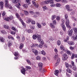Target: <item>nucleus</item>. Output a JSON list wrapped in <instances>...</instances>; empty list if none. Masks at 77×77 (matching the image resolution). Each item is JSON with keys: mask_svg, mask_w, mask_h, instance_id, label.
Listing matches in <instances>:
<instances>
[{"mask_svg": "<svg viewBox=\"0 0 77 77\" xmlns=\"http://www.w3.org/2000/svg\"><path fill=\"white\" fill-rule=\"evenodd\" d=\"M72 33H73V30L72 29H71V30L69 29L68 32V35L70 36L72 35Z\"/></svg>", "mask_w": 77, "mask_h": 77, "instance_id": "9d476101", "label": "nucleus"}, {"mask_svg": "<svg viewBox=\"0 0 77 77\" xmlns=\"http://www.w3.org/2000/svg\"><path fill=\"white\" fill-rule=\"evenodd\" d=\"M14 54L15 56H20L19 54H18V52H14Z\"/></svg>", "mask_w": 77, "mask_h": 77, "instance_id": "4be33fe9", "label": "nucleus"}, {"mask_svg": "<svg viewBox=\"0 0 77 77\" xmlns=\"http://www.w3.org/2000/svg\"><path fill=\"white\" fill-rule=\"evenodd\" d=\"M56 16L55 15H53L52 16V20H54L55 18H56Z\"/></svg>", "mask_w": 77, "mask_h": 77, "instance_id": "a19ab883", "label": "nucleus"}, {"mask_svg": "<svg viewBox=\"0 0 77 77\" xmlns=\"http://www.w3.org/2000/svg\"><path fill=\"white\" fill-rule=\"evenodd\" d=\"M63 57L62 58L63 60H66L68 59V55L66 54H64L63 55Z\"/></svg>", "mask_w": 77, "mask_h": 77, "instance_id": "6e6552de", "label": "nucleus"}, {"mask_svg": "<svg viewBox=\"0 0 77 77\" xmlns=\"http://www.w3.org/2000/svg\"><path fill=\"white\" fill-rule=\"evenodd\" d=\"M4 28L6 29H9V26L5 25H4Z\"/></svg>", "mask_w": 77, "mask_h": 77, "instance_id": "a878e982", "label": "nucleus"}, {"mask_svg": "<svg viewBox=\"0 0 77 77\" xmlns=\"http://www.w3.org/2000/svg\"><path fill=\"white\" fill-rule=\"evenodd\" d=\"M23 8H26V9H27V8H28V5L26 4L23 5Z\"/></svg>", "mask_w": 77, "mask_h": 77, "instance_id": "37998d69", "label": "nucleus"}, {"mask_svg": "<svg viewBox=\"0 0 77 77\" xmlns=\"http://www.w3.org/2000/svg\"><path fill=\"white\" fill-rule=\"evenodd\" d=\"M45 4H48V3H50V4H53L54 3V1L53 0H46V1L44 2Z\"/></svg>", "mask_w": 77, "mask_h": 77, "instance_id": "423d86ee", "label": "nucleus"}, {"mask_svg": "<svg viewBox=\"0 0 77 77\" xmlns=\"http://www.w3.org/2000/svg\"><path fill=\"white\" fill-rule=\"evenodd\" d=\"M73 30L75 32H77V28H75L73 29Z\"/></svg>", "mask_w": 77, "mask_h": 77, "instance_id": "774afa93", "label": "nucleus"}, {"mask_svg": "<svg viewBox=\"0 0 77 77\" xmlns=\"http://www.w3.org/2000/svg\"><path fill=\"white\" fill-rule=\"evenodd\" d=\"M20 4H19V5H16V7L18 8V9H20Z\"/></svg>", "mask_w": 77, "mask_h": 77, "instance_id": "6e6d98bb", "label": "nucleus"}, {"mask_svg": "<svg viewBox=\"0 0 77 77\" xmlns=\"http://www.w3.org/2000/svg\"><path fill=\"white\" fill-rule=\"evenodd\" d=\"M72 65L73 66H75V65L74 64V62L73 61H71Z\"/></svg>", "mask_w": 77, "mask_h": 77, "instance_id": "4d7b16f0", "label": "nucleus"}, {"mask_svg": "<svg viewBox=\"0 0 77 77\" xmlns=\"http://www.w3.org/2000/svg\"><path fill=\"white\" fill-rule=\"evenodd\" d=\"M66 8L67 10V11H71L69 8V6L68 5H66Z\"/></svg>", "mask_w": 77, "mask_h": 77, "instance_id": "dca6fc26", "label": "nucleus"}, {"mask_svg": "<svg viewBox=\"0 0 77 77\" xmlns=\"http://www.w3.org/2000/svg\"><path fill=\"white\" fill-rule=\"evenodd\" d=\"M61 21L63 23L60 24V26L62 27L63 29L64 32L66 31V27L65 26V24H64V23H65V19H62Z\"/></svg>", "mask_w": 77, "mask_h": 77, "instance_id": "7ed1b4c3", "label": "nucleus"}, {"mask_svg": "<svg viewBox=\"0 0 77 77\" xmlns=\"http://www.w3.org/2000/svg\"><path fill=\"white\" fill-rule=\"evenodd\" d=\"M77 58V54H72V59H74V58Z\"/></svg>", "mask_w": 77, "mask_h": 77, "instance_id": "6ab92c4d", "label": "nucleus"}, {"mask_svg": "<svg viewBox=\"0 0 77 77\" xmlns=\"http://www.w3.org/2000/svg\"><path fill=\"white\" fill-rule=\"evenodd\" d=\"M69 36H67V38L64 39V42H66L67 41L69 40Z\"/></svg>", "mask_w": 77, "mask_h": 77, "instance_id": "473e14b6", "label": "nucleus"}, {"mask_svg": "<svg viewBox=\"0 0 77 77\" xmlns=\"http://www.w3.org/2000/svg\"><path fill=\"white\" fill-rule=\"evenodd\" d=\"M41 24L42 25V26H45L46 25V23L43 22H42L41 23Z\"/></svg>", "mask_w": 77, "mask_h": 77, "instance_id": "3c124183", "label": "nucleus"}, {"mask_svg": "<svg viewBox=\"0 0 77 77\" xmlns=\"http://www.w3.org/2000/svg\"><path fill=\"white\" fill-rule=\"evenodd\" d=\"M12 42L11 41L9 42L8 43V47H11V45H12Z\"/></svg>", "mask_w": 77, "mask_h": 77, "instance_id": "5701e85b", "label": "nucleus"}, {"mask_svg": "<svg viewBox=\"0 0 77 77\" xmlns=\"http://www.w3.org/2000/svg\"><path fill=\"white\" fill-rule=\"evenodd\" d=\"M67 43L69 45H74V43L72 42L68 41Z\"/></svg>", "mask_w": 77, "mask_h": 77, "instance_id": "2eb2a0df", "label": "nucleus"}, {"mask_svg": "<svg viewBox=\"0 0 77 77\" xmlns=\"http://www.w3.org/2000/svg\"><path fill=\"white\" fill-rule=\"evenodd\" d=\"M22 25L23 26H24V27H26V24H25V23H24V22H23V21L21 22Z\"/></svg>", "mask_w": 77, "mask_h": 77, "instance_id": "680f3d73", "label": "nucleus"}, {"mask_svg": "<svg viewBox=\"0 0 77 77\" xmlns=\"http://www.w3.org/2000/svg\"><path fill=\"white\" fill-rule=\"evenodd\" d=\"M25 41V37H23L22 38V42H23Z\"/></svg>", "mask_w": 77, "mask_h": 77, "instance_id": "69168bd1", "label": "nucleus"}, {"mask_svg": "<svg viewBox=\"0 0 77 77\" xmlns=\"http://www.w3.org/2000/svg\"><path fill=\"white\" fill-rule=\"evenodd\" d=\"M36 59L38 60H41V57L39 56H38L36 57Z\"/></svg>", "mask_w": 77, "mask_h": 77, "instance_id": "de8ad7c7", "label": "nucleus"}, {"mask_svg": "<svg viewBox=\"0 0 77 77\" xmlns=\"http://www.w3.org/2000/svg\"><path fill=\"white\" fill-rule=\"evenodd\" d=\"M30 28L31 29H35V26H30Z\"/></svg>", "mask_w": 77, "mask_h": 77, "instance_id": "864d4df0", "label": "nucleus"}, {"mask_svg": "<svg viewBox=\"0 0 77 77\" xmlns=\"http://www.w3.org/2000/svg\"><path fill=\"white\" fill-rule=\"evenodd\" d=\"M26 68H27V69H31V67L28 66H26Z\"/></svg>", "mask_w": 77, "mask_h": 77, "instance_id": "e2e57ef3", "label": "nucleus"}, {"mask_svg": "<svg viewBox=\"0 0 77 77\" xmlns=\"http://www.w3.org/2000/svg\"><path fill=\"white\" fill-rule=\"evenodd\" d=\"M1 32L2 33V34H3V35H5L6 34V32L5 30H1Z\"/></svg>", "mask_w": 77, "mask_h": 77, "instance_id": "c85d7f7f", "label": "nucleus"}, {"mask_svg": "<svg viewBox=\"0 0 77 77\" xmlns=\"http://www.w3.org/2000/svg\"><path fill=\"white\" fill-rule=\"evenodd\" d=\"M42 54H43V55H44L45 56L46 54V53H45V52L44 51V50H43L42 51Z\"/></svg>", "mask_w": 77, "mask_h": 77, "instance_id": "ea45409f", "label": "nucleus"}, {"mask_svg": "<svg viewBox=\"0 0 77 77\" xmlns=\"http://www.w3.org/2000/svg\"><path fill=\"white\" fill-rule=\"evenodd\" d=\"M11 34H12V35H15L16 33L15 32L12 31L11 32Z\"/></svg>", "mask_w": 77, "mask_h": 77, "instance_id": "603ef678", "label": "nucleus"}, {"mask_svg": "<svg viewBox=\"0 0 77 77\" xmlns=\"http://www.w3.org/2000/svg\"><path fill=\"white\" fill-rule=\"evenodd\" d=\"M32 3L35 8H39V5L37 2H35L33 1Z\"/></svg>", "mask_w": 77, "mask_h": 77, "instance_id": "1a4fd4ad", "label": "nucleus"}, {"mask_svg": "<svg viewBox=\"0 0 77 77\" xmlns=\"http://www.w3.org/2000/svg\"><path fill=\"white\" fill-rule=\"evenodd\" d=\"M12 2L14 4H17L18 2V0H12Z\"/></svg>", "mask_w": 77, "mask_h": 77, "instance_id": "412c9836", "label": "nucleus"}, {"mask_svg": "<svg viewBox=\"0 0 77 77\" xmlns=\"http://www.w3.org/2000/svg\"><path fill=\"white\" fill-rule=\"evenodd\" d=\"M32 20H31V19H29L26 21V23L28 24H29L30 22H31Z\"/></svg>", "mask_w": 77, "mask_h": 77, "instance_id": "4c0bfd02", "label": "nucleus"}, {"mask_svg": "<svg viewBox=\"0 0 77 77\" xmlns=\"http://www.w3.org/2000/svg\"><path fill=\"white\" fill-rule=\"evenodd\" d=\"M37 25L38 27V28H41V27L42 26H41V25H40V24H39V23H37Z\"/></svg>", "mask_w": 77, "mask_h": 77, "instance_id": "c9c22d12", "label": "nucleus"}, {"mask_svg": "<svg viewBox=\"0 0 77 77\" xmlns=\"http://www.w3.org/2000/svg\"><path fill=\"white\" fill-rule=\"evenodd\" d=\"M23 47H24V44H23V43H21V44H20L19 46L20 49H22V48H23Z\"/></svg>", "mask_w": 77, "mask_h": 77, "instance_id": "c756f323", "label": "nucleus"}, {"mask_svg": "<svg viewBox=\"0 0 77 77\" xmlns=\"http://www.w3.org/2000/svg\"><path fill=\"white\" fill-rule=\"evenodd\" d=\"M58 58V54H56L55 55V56L54 57V59L55 60H56Z\"/></svg>", "mask_w": 77, "mask_h": 77, "instance_id": "2f4dec72", "label": "nucleus"}, {"mask_svg": "<svg viewBox=\"0 0 77 77\" xmlns=\"http://www.w3.org/2000/svg\"><path fill=\"white\" fill-rule=\"evenodd\" d=\"M57 44L58 45H60V44H61V42H60V41L58 40L57 42Z\"/></svg>", "mask_w": 77, "mask_h": 77, "instance_id": "72a5a7b5", "label": "nucleus"}, {"mask_svg": "<svg viewBox=\"0 0 77 77\" xmlns=\"http://www.w3.org/2000/svg\"><path fill=\"white\" fill-rule=\"evenodd\" d=\"M66 21V25L67 27L69 28L70 29H71V27L70 26L69 24V19H67Z\"/></svg>", "mask_w": 77, "mask_h": 77, "instance_id": "39448f33", "label": "nucleus"}, {"mask_svg": "<svg viewBox=\"0 0 77 77\" xmlns=\"http://www.w3.org/2000/svg\"><path fill=\"white\" fill-rule=\"evenodd\" d=\"M65 66L66 67V68H68L69 67V64H68V63H67V62H66L65 63Z\"/></svg>", "mask_w": 77, "mask_h": 77, "instance_id": "c03bdc74", "label": "nucleus"}, {"mask_svg": "<svg viewBox=\"0 0 77 77\" xmlns=\"http://www.w3.org/2000/svg\"><path fill=\"white\" fill-rule=\"evenodd\" d=\"M22 68V69L21 70V72L23 74H25V72H26V70L23 67H21Z\"/></svg>", "mask_w": 77, "mask_h": 77, "instance_id": "f8f14e48", "label": "nucleus"}, {"mask_svg": "<svg viewBox=\"0 0 77 77\" xmlns=\"http://www.w3.org/2000/svg\"><path fill=\"white\" fill-rule=\"evenodd\" d=\"M31 47H39V45L38 44H32L31 45Z\"/></svg>", "mask_w": 77, "mask_h": 77, "instance_id": "ddd939ff", "label": "nucleus"}, {"mask_svg": "<svg viewBox=\"0 0 77 77\" xmlns=\"http://www.w3.org/2000/svg\"><path fill=\"white\" fill-rule=\"evenodd\" d=\"M49 40H50V41H53V40H54V39L53 38V37H51L49 38Z\"/></svg>", "mask_w": 77, "mask_h": 77, "instance_id": "5fc2aeb1", "label": "nucleus"}, {"mask_svg": "<svg viewBox=\"0 0 77 77\" xmlns=\"http://www.w3.org/2000/svg\"><path fill=\"white\" fill-rule=\"evenodd\" d=\"M42 65H43V64L42 63H40L38 64V66L40 67V71H41L42 68Z\"/></svg>", "mask_w": 77, "mask_h": 77, "instance_id": "9b49d317", "label": "nucleus"}, {"mask_svg": "<svg viewBox=\"0 0 77 77\" xmlns=\"http://www.w3.org/2000/svg\"><path fill=\"white\" fill-rule=\"evenodd\" d=\"M66 71L67 72H69V73H71V72H72L71 69H66Z\"/></svg>", "mask_w": 77, "mask_h": 77, "instance_id": "a18cd8bd", "label": "nucleus"}, {"mask_svg": "<svg viewBox=\"0 0 77 77\" xmlns=\"http://www.w3.org/2000/svg\"><path fill=\"white\" fill-rule=\"evenodd\" d=\"M13 19L14 16L12 15H10L9 17V18L7 17L4 18V20H5V21H8L9 20V19L10 20H13Z\"/></svg>", "mask_w": 77, "mask_h": 77, "instance_id": "20e7f679", "label": "nucleus"}, {"mask_svg": "<svg viewBox=\"0 0 77 77\" xmlns=\"http://www.w3.org/2000/svg\"><path fill=\"white\" fill-rule=\"evenodd\" d=\"M31 50L33 53H34L35 55H38V51L35 49L32 48Z\"/></svg>", "mask_w": 77, "mask_h": 77, "instance_id": "0eeeda50", "label": "nucleus"}, {"mask_svg": "<svg viewBox=\"0 0 77 77\" xmlns=\"http://www.w3.org/2000/svg\"><path fill=\"white\" fill-rule=\"evenodd\" d=\"M31 1V0H26V4L27 5H30V1Z\"/></svg>", "mask_w": 77, "mask_h": 77, "instance_id": "bb28decb", "label": "nucleus"}, {"mask_svg": "<svg viewBox=\"0 0 77 77\" xmlns=\"http://www.w3.org/2000/svg\"><path fill=\"white\" fill-rule=\"evenodd\" d=\"M56 6L58 8H59L60 7V6H61V4L59 3H57L56 4Z\"/></svg>", "mask_w": 77, "mask_h": 77, "instance_id": "79ce46f5", "label": "nucleus"}, {"mask_svg": "<svg viewBox=\"0 0 77 77\" xmlns=\"http://www.w3.org/2000/svg\"><path fill=\"white\" fill-rule=\"evenodd\" d=\"M31 23L32 24H35V21H31Z\"/></svg>", "mask_w": 77, "mask_h": 77, "instance_id": "0e129e2a", "label": "nucleus"}, {"mask_svg": "<svg viewBox=\"0 0 77 77\" xmlns=\"http://www.w3.org/2000/svg\"><path fill=\"white\" fill-rule=\"evenodd\" d=\"M59 70H56L54 72V74L55 75H58V74H59Z\"/></svg>", "mask_w": 77, "mask_h": 77, "instance_id": "a211bd4d", "label": "nucleus"}, {"mask_svg": "<svg viewBox=\"0 0 77 77\" xmlns=\"http://www.w3.org/2000/svg\"><path fill=\"white\" fill-rule=\"evenodd\" d=\"M42 8L43 9V11H45V10H46V9H47V7L46 6H44L42 7Z\"/></svg>", "mask_w": 77, "mask_h": 77, "instance_id": "49530a36", "label": "nucleus"}, {"mask_svg": "<svg viewBox=\"0 0 77 77\" xmlns=\"http://www.w3.org/2000/svg\"><path fill=\"white\" fill-rule=\"evenodd\" d=\"M11 29L12 30H14V32H18V30L17 29H15V27L14 26H13L12 27Z\"/></svg>", "mask_w": 77, "mask_h": 77, "instance_id": "aec40b11", "label": "nucleus"}, {"mask_svg": "<svg viewBox=\"0 0 77 77\" xmlns=\"http://www.w3.org/2000/svg\"><path fill=\"white\" fill-rule=\"evenodd\" d=\"M66 53L68 55H71V52L68 50H67L66 51Z\"/></svg>", "mask_w": 77, "mask_h": 77, "instance_id": "b1692460", "label": "nucleus"}, {"mask_svg": "<svg viewBox=\"0 0 77 77\" xmlns=\"http://www.w3.org/2000/svg\"><path fill=\"white\" fill-rule=\"evenodd\" d=\"M54 51L55 52H56V54H57V53L58 52V51H57V49L56 48L54 49Z\"/></svg>", "mask_w": 77, "mask_h": 77, "instance_id": "bf43d9fd", "label": "nucleus"}, {"mask_svg": "<svg viewBox=\"0 0 77 77\" xmlns=\"http://www.w3.org/2000/svg\"><path fill=\"white\" fill-rule=\"evenodd\" d=\"M0 5L1 6V9H3V2H0Z\"/></svg>", "mask_w": 77, "mask_h": 77, "instance_id": "f3484780", "label": "nucleus"}, {"mask_svg": "<svg viewBox=\"0 0 77 77\" xmlns=\"http://www.w3.org/2000/svg\"><path fill=\"white\" fill-rule=\"evenodd\" d=\"M32 38L33 39H36L37 38L38 42L42 44H44V41L41 39V35L38 34H34L32 36Z\"/></svg>", "mask_w": 77, "mask_h": 77, "instance_id": "f257e3e1", "label": "nucleus"}, {"mask_svg": "<svg viewBox=\"0 0 77 77\" xmlns=\"http://www.w3.org/2000/svg\"><path fill=\"white\" fill-rule=\"evenodd\" d=\"M68 14H65V20H68Z\"/></svg>", "mask_w": 77, "mask_h": 77, "instance_id": "f704fd0d", "label": "nucleus"}, {"mask_svg": "<svg viewBox=\"0 0 77 77\" xmlns=\"http://www.w3.org/2000/svg\"><path fill=\"white\" fill-rule=\"evenodd\" d=\"M50 26H51V27H52V28H54L55 27L53 23H50Z\"/></svg>", "mask_w": 77, "mask_h": 77, "instance_id": "7c9ffc66", "label": "nucleus"}, {"mask_svg": "<svg viewBox=\"0 0 77 77\" xmlns=\"http://www.w3.org/2000/svg\"><path fill=\"white\" fill-rule=\"evenodd\" d=\"M8 38L9 39H11L12 40H14V38L13 37H12V36L11 35H9Z\"/></svg>", "mask_w": 77, "mask_h": 77, "instance_id": "cd10ccee", "label": "nucleus"}, {"mask_svg": "<svg viewBox=\"0 0 77 77\" xmlns=\"http://www.w3.org/2000/svg\"><path fill=\"white\" fill-rule=\"evenodd\" d=\"M60 58H59L57 59V62L55 63V65L56 66H57V65H59V63H60Z\"/></svg>", "mask_w": 77, "mask_h": 77, "instance_id": "4468645a", "label": "nucleus"}, {"mask_svg": "<svg viewBox=\"0 0 77 77\" xmlns=\"http://www.w3.org/2000/svg\"><path fill=\"white\" fill-rule=\"evenodd\" d=\"M27 32H28V33H33V30L31 29H29L27 30Z\"/></svg>", "mask_w": 77, "mask_h": 77, "instance_id": "58836bf2", "label": "nucleus"}, {"mask_svg": "<svg viewBox=\"0 0 77 77\" xmlns=\"http://www.w3.org/2000/svg\"><path fill=\"white\" fill-rule=\"evenodd\" d=\"M16 15L17 17V18L18 19L20 18V15H19V14H18V13H16Z\"/></svg>", "mask_w": 77, "mask_h": 77, "instance_id": "8fccbe9b", "label": "nucleus"}, {"mask_svg": "<svg viewBox=\"0 0 77 77\" xmlns=\"http://www.w3.org/2000/svg\"><path fill=\"white\" fill-rule=\"evenodd\" d=\"M26 62L27 63L29 64V65H31V62H30V61L29 60H26Z\"/></svg>", "mask_w": 77, "mask_h": 77, "instance_id": "09e8293b", "label": "nucleus"}, {"mask_svg": "<svg viewBox=\"0 0 77 77\" xmlns=\"http://www.w3.org/2000/svg\"><path fill=\"white\" fill-rule=\"evenodd\" d=\"M24 14L25 15H29V12H28V11H26V10H24Z\"/></svg>", "mask_w": 77, "mask_h": 77, "instance_id": "393cba45", "label": "nucleus"}, {"mask_svg": "<svg viewBox=\"0 0 77 77\" xmlns=\"http://www.w3.org/2000/svg\"><path fill=\"white\" fill-rule=\"evenodd\" d=\"M2 16H5V15H6V12H5L4 11L2 14Z\"/></svg>", "mask_w": 77, "mask_h": 77, "instance_id": "338daca9", "label": "nucleus"}, {"mask_svg": "<svg viewBox=\"0 0 77 77\" xmlns=\"http://www.w3.org/2000/svg\"><path fill=\"white\" fill-rule=\"evenodd\" d=\"M0 40L1 42H4V41L5 40V39L2 37H0Z\"/></svg>", "mask_w": 77, "mask_h": 77, "instance_id": "e433bc0d", "label": "nucleus"}, {"mask_svg": "<svg viewBox=\"0 0 77 77\" xmlns=\"http://www.w3.org/2000/svg\"><path fill=\"white\" fill-rule=\"evenodd\" d=\"M69 48H70V50H74V47H72V46H70L69 47Z\"/></svg>", "mask_w": 77, "mask_h": 77, "instance_id": "052dcab7", "label": "nucleus"}, {"mask_svg": "<svg viewBox=\"0 0 77 77\" xmlns=\"http://www.w3.org/2000/svg\"><path fill=\"white\" fill-rule=\"evenodd\" d=\"M5 5L6 8H8L9 9H12V7L9 5L8 0H5Z\"/></svg>", "mask_w": 77, "mask_h": 77, "instance_id": "f03ea898", "label": "nucleus"}, {"mask_svg": "<svg viewBox=\"0 0 77 77\" xmlns=\"http://www.w3.org/2000/svg\"><path fill=\"white\" fill-rule=\"evenodd\" d=\"M53 23L55 25H56L57 22H56V20H54L53 21Z\"/></svg>", "mask_w": 77, "mask_h": 77, "instance_id": "13d9d810", "label": "nucleus"}]
</instances>
